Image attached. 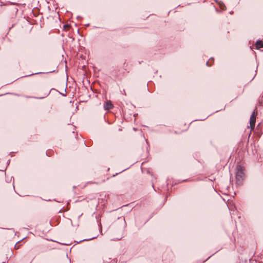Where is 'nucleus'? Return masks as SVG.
Segmentation results:
<instances>
[{
	"label": "nucleus",
	"instance_id": "obj_5",
	"mask_svg": "<svg viewBox=\"0 0 263 263\" xmlns=\"http://www.w3.org/2000/svg\"><path fill=\"white\" fill-rule=\"evenodd\" d=\"M219 7L221 9V10H225L226 9V6L225 5H224V4L222 2H219Z\"/></svg>",
	"mask_w": 263,
	"mask_h": 263
},
{
	"label": "nucleus",
	"instance_id": "obj_4",
	"mask_svg": "<svg viewBox=\"0 0 263 263\" xmlns=\"http://www.w3.org/2000/svg\"><path fill=\"white\" fill-rule=\"evenodd\" d=\"M256 47L257 48L259 49L263 47V42L261 41H258L256 43Z\"/></svg>",
	"mask_w": 263,
	"mask_h": 263
},
{
	"label": "nucleus",
	"instance_id": "obj_2",
	"mask_svg": "<svg viewBox=\"0 0 263 263\" xmlns=\"http://www.w3.org/2000/svg\"><path fill=\"white\" fill-rule=\"evenodd\" d=\"M257 114V112L255 110L252 113L250 120V125L251 128V130H253L255 127V122H256V115Z\"/></svg>",
	"mask_w": 263,
	"mask_h": 263
},
{
	"label": "nucleus",
	"instance_id": "obj_3",
	"mask_svg": "<svg viewBox=\"0 0 263 263\" xmlns=\"http://www.w3.org/2000/svg\"><path fill=\"white\" fill-rule=\"evenodd\" d=\"M104 109L105 110H109L112 108L113 105L111 103L110 101H107L105 104H104Z\"/></svg>",
	"mask_w": 263,
	"mask_h": 263
},
{
	"label": "nucleus",
	"instance_id": "obj_1",
	"mask_svg": "<svg viewBox=\"0 0 263 263\" xmlns=\"http://www.w3.org/2000/svg\"><path fill=\"white\" fill-rule=\"evenodd\" d=\"M244 168L242 166H237L236 178L238 183H241L244 177Z\"/></svg>",
	"mask_w": 263,
	"mask_h": 263
}]
</instances>
